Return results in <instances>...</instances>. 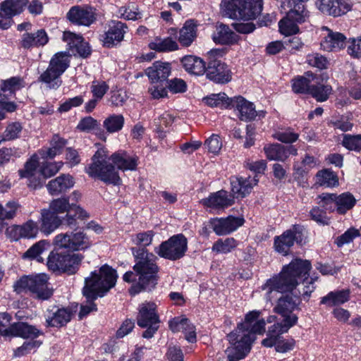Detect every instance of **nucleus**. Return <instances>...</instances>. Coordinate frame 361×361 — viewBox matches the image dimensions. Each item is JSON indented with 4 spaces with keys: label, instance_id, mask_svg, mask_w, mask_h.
Segmentation results:
<instances>
[{
    "label": "nucleus",
    "instance_id": "f257e3e1",
    "mask_svg": "<svg viewBox=\"0 0 361 361\" xmlns=\"http://www.w3.org/2000/svg\"><path fill=\"white\" fill-rule=\"evenodd\" d=\"M310 269L311 264L308 260L295 259L262 286L267 301H271L279 293H290L278 299L274 308L275 312L283 317L293 314V311L299 309L301 295L304 298L310 297L314 290V279H309Z\"/></svg>",
    "mask_w": 361,
    "mask_h": 361
},
{
    "label": "nucleus",
    "instance_id": "f03ea898",
    "mask_svg": "<svg viewBox=\"0 0 361 361\" xmlns=\"http://www.w3.org/2000/svg\"><path fill=\"white\" fill-rule=\"evenodd\" d=\"M138 158L120 151L108 157L105 149H99L92 157V163L86 168V172L93 178H98L108 184L121 183V178L115 167L121 171H134L137 166Z\"/></svg>",
    "mask_w": 361,
    "mask_h": 361
},
{
    "label": "nucleus",
    "instance_id": "7ed1b4c3",
    "mask_svg": "<svg viewBox=\"0 0 361 361\" xmlns=\"http://www.w3.org/2000/svg\"><path fill=\"white\" fill-rule=\"evenodd\" d=\"M259 313L256 310L247 313L245 321L227 336L231 346L227 348L225 353L229 361L243 359L251 349L255 334L261 335L265 331V321L258 319Z\"/></svg>",
    "mask_w": 361,
    "mask_h": 361
},
{
    "label": "nucleus",
    "instance_id": "20e7f679",
    "mask_svg": "<svg viewBox=\"0 0 361 361\" xmlns=\"http://www.w3.org/2000/svg\"><path fill=\"white\" fill-rule=\"evenodd\" d=\"M118 275L116 271L105 264L98 271L91 272L90 276L85 280L82 289L83 295L87 299V304L81 305L79 317H85L92 311L97 310L93 302L98 297L104 296L116 283Z\"/></svg>",
    "mask_w": 361,
    "mask_h": 361
},
{
    "label": "nucleus",
    "instance_id": "39448f33",
    "mask_svg": "<svg viewBox=\"0 0 361 361\" xmlns=\"http://www.w3.org/2000/svg\"><path fill=\"white\" fill-rule=\"evenodd\" d=\"M132 250L136 259L133 269L139 278L137 286L133 287L130 292L132 294H136L142 290L150 291L155 288L159 279L157 257L144 247L133 248Z\"/></svg>",
    "mask_w": 361,
    "mask_h": 361
},
{
    "label": "nucleus",
    "instance_id": "423d86ee",
    "mask_svg": "<svg viewBox=\"0 0 361 361\" xmlns=\"http://www.w3.org/2000/svg\"><path fill=\"white\" fill-rule=\"evenodd\" d=\"M221 8L230 18L251 20L261 13L262 0H223Z\"/></svg>",
    "mask_w": 361,
    "mask_h": 361
},
{
    "label": "nucleus",
    "instance_id": "0eeeda50",
    "mask_svg": "<svg viewBox=\"0 0 361 361\" xmlns=\"http://www.w3.org/2000/svg\"><path fill=\"white\" fill-rule=\"evenodd\" d=\"M69 54L67 52L55 54L49 61L45 71L38 78V81L49 89H58L62 83L61 76L70 66Z\"/></svg>",
    "mask_w": 361,
    "mask_h": 361
},
{
    "label": "nucleus",
    "instance_id": "6e6552de",
    "mask_svg": "<svg viewBox=\"0 0 361 361\" xmlns=\"http://www.w3.org/2000/svg\"><path fill=\"white\" fill-rule=\"evenodd\" d=\"M48 280L49 277L45 274L25 276L15 283L13 288L18 293L30 291L38 299L47 300L52 295L48 287Z\"/></svg>",
    "mask_w": 361,
    "mask_h": 361
},
{
    "label": "nucleus",
    "instance_id": "1a4fd4ad",
    "mask_svg": "<svg viewBox=\"0 0 361 361\" xmlns=\"http://www.w3.org/2000/svg\"><path fill=\"white\" fill-rule=\"evenodd\" d=\"M318 203L329 212H336L339 214H345L355 204L356 200L350 192H346L341 195L335 193H322L317 197Z\"/></svg>",
    "mask_w": 361,
    "mask_h": 361
},
{
    "label": "nucleus",
    "instance_id": "9d476101",
    "mask_svg": "<svg viewBox=\"0 0 361 361\" xmlns=\"http://www.w3.org/2000/svg\"><path fill=\"white\" fill-rule=\"evenodd\" d=\"M188 250V240L183 234H176L154 248L159 257L171 261L181 259Z\"/></svg>",
    "mask_w": 361,
    "mask_h": 361
},
{
    "label": "nucleus",
    "instance_id": "9b49d317",
    "mask_svg": "<svg viewBox=\"0 0 361 361\" xmlns=\"http://www.w3.org/2000/svg\"><path fill=\"white\" fill-rule=\"evenodd\" d=\"M137 325L142 328H147L142 336L151 338L159 327V317L157 312V305L153 302H145L138 307L137 317Z\"/></svg>",
    "mask_w": 361,
    "mask_h": 361
},
{
    "label": "nucleus",
    "instance_id": "f8f14e48",
    "mask_svg": "<svg viewBox=\"0 0 361 361\" xmlns=\"http://www.w3.org/2000/svg\"><path fill=\"white\" fill-rule=\"evenodd\" d=\"M223 51L215 49L207 53V78L216 83H226L231 80V72L227 65L219 60L222 56Z\"/></svg>",
    "mask_w": 361,
    "mask_h": 361
},
{
    "label": "nucleus",
    "instance_id": "ddd939ff",
    "mask_svg": "<svg viewBox=\"0 0 361 361\" xmlns=\"http://www.w3.org/2000/svg\"><path fill=\"white\" fill-rule=\"evenodd\" d=\"M307 18V11L305 9L304 5H295L288 12L286 16L279 21L281 33L286 36L296 34L299 31L298 25L305 22Z\"/></svg>",
    "mask_w": 361,
    "mask_h": 361
},
{
    "label": "nucleus",
    "instance_id": "4468645a",
    "mask_svg": "<svg viewBox=\"0 0 361 361\" xmlns=\"http://www.w3.org/2000/svg\"><path fill=\"white\" fill-rule=\"evenodd\" d=\"M305 229L298 225H295L292 228L286 231L280 236L274 239V247L276 252L286 255L290 247L294 243L302 244L304 239Z\"/></svg>",
    "mask_w": 361,
    "mask_h": 361
},
{
    "label": "nucleus",
    "instance_id": "2eb2a0df",
    "mask_svg": "<svg viewBox=\"0 0 361 361\" xmlns=\"http://www.w3.org/2000/svg\"><path fill=\"white\" fill-rule=\"evenodd\" d=\"M231 106L235 109L240 120L243 121H251L257 117H264V111H256L255 104L241 96L231 99Z\"/></svg>",
    "mask_w": 361,
    "mask_h": 361
},
{
    "label": "nucleus",
    "instance_id": "dca6fc26",
    "mask_svg": "<svg viewBox=\"0 0 361 361\" xmlns=\"http://www.w3.org/2000/svg\"><path fill=\"white\" fill-rule=\"evenodd\" d=\"M28 0H5L0 4V28L6 30L12 24V18L21 13Z\"/></svg>",
    "mask_w": 361,
    "mask_h": 361
},
{
    "label": "nucleus",
    "instance_id": "f3484780",
    "mask_svg": "<svg viewBox=\"0 0 361 361\" xmlns=\"http://www.w3.org/2000/svg\"><path fill=\"white\" fill-rule=\"evenodd\" d=\"M243 217L228 216L226 218H213L209 221L211 228L217 235H226L243 225Z\"/></svg>",
    "mask_w": 361,
    "mask_h": 361
},
{
    "label": "nucleus",
    "instance_id": "a211bd4d",
    "mask_svg": "<svg viewBox=\"0 0 361 361\" xmlns=\"http://www.w3.org/2000/svg\"><path fill=\"white\" fill-rule=\"evenodd\" d=\"M200 203L211 210H223L234 203V197L228 191L221 190L201 200Z\"/></svg>",
    "mask_w": 361,
    "mask_h": 361
},
{
    "label": "nucleus",
    "instance_id": "6ab92c4d",
    "mask_svg": "<svg viewBox=\"0 0 361 361\" xmlns=\"http://www.w3.org/2000/svg\"><path fill=\"white\" fill-rule=\"evenodd\" d=\"M321 48L326 51H338L343 48L346 37L341 32H334L327 27L322 28Z\"/></svg>",
    "mask_w": 361,
    "mask_h": 361
},
{
    "label": "nucleus",
    "instance_id": "aec40b11",
    "mask_svg": "<svg viewBox=\"0 0 361 361\" xmlns=\"http://www.w3.org/2000/svg\"><path fill=\"white\" fill-rule=\"evenodd\" d=\"M72 311L69 308L52 306L44 312L46 324L49 327H61L71 319Z\"/></svg>",
    "mask_w": 361,
    "mask_h": 361
},
{
    "label": "nucleus",
    "instance_id": "412c9836",
    "mask_svg": "<svg viewBox=\"0 0 361 361\" xmlns=\"http://www.w3.org/2000/svg\"><path fill=\"white\" fill-rule=\"evenodd\" d=\"M258 181L257 176L247 178L232 177L231 178V195L234 199L245 197L250 193L252 188L257 184Z\"/></svg>",
    "mask_w": 361,
    "mask_h": 361
},
{
    "label": "nucleus",
    "instance_id": "4be33fe9",
    "mask_svg": "<svg viewBox=\"0 0 361 361\" xmlns=\"http://www.w3.org/2000/svg\"><path fill=\"white\" fill-rule=\"evenodd\" d=\"M128 30V27L123 23L120 21H112L109 24V28L104 33L103 42L104 44L110 47L121 42L124 35Z\"/></svg>",
    "mask_w": 361,
    "mask_h": 361
},
{
    "label": "nucleus",
    "instance_id": "5701e85b",
    "mask_svg": "<svg viewBox=\"0 0 361 361\" xmlns=\"http://www.w3.org/2000/svg\"><path fill=\"white\" fill-rule=\"evenodd\" d=\"M171 72V64L168 62L155 61L145 70V74L151 83L158 82H167V78Z\"/></svg>",
    "mask_w": 361,
    "mask_h": 361
},
{
    "label": "nucleus",
    "instance_id": "b1692460",
    "mask_svg": "<svg viewBox=\"0 0 361 361\" xmlns=\"http://www.w3.org/2000/svg\"><path fill=\"white\" fill-rule=\"evenodd\" d=\"M63 39L68 43L70 49H71L73 52L75 49L81 57L86 58L90 54V47L88 43L84 42L81 35L71 32H64Z\"/></svg>",
    "mask_w": 361,
    "mask_h": 361
},
{
    "label": "nucleus",
    "instance_id": "393cba45",
    "mask_svg": "<svg viewBox=\"0 0 361 361\" xmlns=\"http://www.w3.org/2000/svg\"><path fill=\"white\" fill-rule=\"evenodd\" d=\"M169 327L173 332H183L188 342H196L195 327L188 319L175 317L169 322Z\"/></svg>",
    "mask_w": 361,
    "mask_h": 361
},
{
    "label": "nucleus",
    "instance_id": "a878e982",
    "mask_svg": "<svg viewBox=\"0 0 361 361\" xmlns=\"http://www.w3.org/2000/svg\"><path fill=\"white\" fill-rule=\"evenodd\" d=\"M37 166L38 157L34 155L25 164L24 169L19 170L20 176L27 178L29 181L28 185L33 188H37L42 185L41 179L37 177Z\"/></svg>",
    "mask_w": 361,
    "mask_h": 361
},
{
    "label": "nucleus",
    "instance_id": "bb28decb",
    "mask_svg": "<svg viewBox=\"0 0 361 361\" xmlns=\"http://www.w3.org/2000/svg\"><path fill=\"white\" fill-rule=\"evenodd\" d=\"M67 18L72 23L88 26L94 20V12L89 8L74 6L67 13Z\"/></svg>",
    "mask_w": 361,
    "mask_h": 361
},
{
    "label": "nucleus",
    "instance_id": "cd10ccee",
    "mask_svg": "<svg viewBox=\"0 0 361 361\" xmlns=\"http://www.w3.org/2000/svg\"><path fill=\"white\" fill-rule=\"evenodd\" d=\"M40 231L48 235L54 232L62 224L61 219L49 209L41 210Z\"/></svg>",
    "mask_w": 361,
    "mask_h": 361
},
{
    "label": "nucleus",
    "instance_id": "c85d7f7f",
    "mask_svg": "<svg viewBox=\"0 0 361 361\" xmlns=\"http://www.w3.org/2000/svg\"><path fill=\"white\" fill-rule=\"evenodd\" d=\"M74 185L73 178L68 174H62L55 179L50 180L47 185L49 193L57 195L66 192Z\"/></svg>",
    "mask_w": 361,
    "mask_h": 361
},
{
    "label": "nucleus",
    "instance_id": "c756f323",
    "mask_svg": "<svg viewBox=\"0 0 361 361\" xmlns=\"http://www.w3.org/2000/svg\"><path fill=\"white\" fill-rule=\"evenodd\" d=\"M49 38L44 30H38L36 32H25L22 35L21 45L25 49L44 46L48 42Z\"/></svg>",
    "mask_w": 361,
    "mask_h": 361
},
{
    "label": "nucleus",
    "instance_id": "7c9ffc66",
    "mask_svg": "<svg viewBox=\"0 0 361 361\" xmlns=\"http://www.w3.org/2000/svg\"><path fill=\"white\" fill-rule=\"evenodd\" d=\"M238 35L229 27L224 24L216 25V31L212 35L214 42L221 44H233L238 41Z\"/></svg>",
    "mask_w": 361,
    "mask_h": 361
},
{
    "label": "nucleus",
    "instance_id": "2f4dec72",
    "mask_svg": "<svg viewBox=\"0 0 361 361\" xmlns=\"http://www.w3.org/2000/svg\"><path fill=\"white\" fill-rule=\"evenodd\" d=\"M5 335L20 336L23 338L37 337L39 331L35 326L24 322H18L5 329Z\"/></svg>",
    "mask_w": 361,
    "mask_h": 361
},
{
    "label": "nucleus",
    "instance_id": "473e14b6",
    "mask_svg": "<svg viewBox=\"0 0 361 361\" xmlns=\"http://www.w3.org/2000/svg\"><path fill=\"white\" fill-rule=\"evenodd\" d=\"M181 62L185 70L189 73L202 75L206 71V63L200 57L186 56L182 59Z\"/></svg>",
    "mask_w": 361,
    "mask_h": 361
},
{
    "label": "nucleus",
    "instance_id": "72a5a7b5",
    "mask_svg": "<svg viewBox=\"0 0 361 361\" xmlns=\"http://www.w3.org/2000/svg\"><path fill=\"white\" fill-rule=\"evenodd\" d=\"M318 82V77L312 73L307 72L305 76H300L292 80L293 91L295 93H310L313 82Z\"/></svg>",
    "mask_w": 361,
    "mask_h": 361
},
{
    "label": "nucleus",
    "instance_id": "f704fd0d",
    "mask_svg": "<svg viewBox=\"0 0 361 361\" xmlns=\"http://www.w3.org/2000/svg\"><path fill=\"white\" fill-rule=\"evenodd\" d=\"M350 299V290L343 289L329 292L321 298L320 303L332 307L338 306L348 302Z\"/></svg>",
    "mask_w": 361,
    "mask_h": 361
},
{
    "label": "nucleus",
    "instance_id": "c9c22d12",
    "mask_svg": "<svg viewBox=\"0 0 361 361\" xmlns=\"http://www.w3.org/2000/svg\"><path fill=\"white\" fill-rule=\"evenodd\" d=\"M297 322L298 317L295 314L283 317L281 322H276L269 328L267 335H273L279 338L280 335L286 333Z\"/></svg>",
    "mask_w": 361,
    "mask_h": 361
},
{
    "label": "nucleus",
    "instance_id": "e433bc0d",
    "mask_svg": "<svg viewBox=\"0 0 361 361\" xmlns=\"http://www.w3.org/2000/svg\"><path fill=\"white\" fill-rule=\"evenodd\" d=\"M149 47L150 49L158 52H168L177 50L178 45L177 42L171 37H156L149 44Z\"/></svg>",
    "mask_w": 361,
    "mask_h": 361
},
{
    "label": "nucleus",
    "instance_id": "4c0bfd02",
    "mask_svg": "<svg viewBox=\"0 0 361 361\" xmlns=\"http://www.w3.org/2000/svg\"><path fill=\"white\" fill-rule=\"evenodd\" d=\"M88 213L79 205L71 204V209L66 212L63 221L68 226H75L77 225V219H86L89 218Z\"/></svg>",
    "mask_w": 361,
    "mask_h": 361
},
{
    "label": "nucleus",
    "instance_id": "58836bf2",
    "mask_svg": "<svg viewBox=\"0 0 361 361\" xmlns=\"http://www.w3.org/2000/svg\"><path fill=\"white\" fill-rule=\"evenodd\" d=\"M239 245L234 238L218 239L212 245V250L216 254H228L234 250Z\"/></svg>",
    "mask_w": 361,
    "mask_h": 361
},
{
    "label": "nucleus",
    "instance_id": "ea45409f",
    "mask_svg": "<svg viewBox=\"0 0 361 361\" xmlns=\"http://www.w3.org/2000/svg\"><path fill=\"white\" fill-rule=\"evenodd\" d=\"M267 157L270 160L284 161L288 158L286 147L281 144H271L264 147Z\"/></svg>",
    "mask_w": 361,
    "mask_h": 361
},
{
    "label": "nucleus",
    "instance_id": "a19ab883",
    "mask_svg": "<svg viewBox=\"0 0 361 361\" xmlns=\"http://www.w3.org/2000/svg\"><path fill=\"white\" fill-rule=\"evenodd\" d=\"M196 37L195 25L191 20H188L180 30L178 40L183 46H189Z\"/></svg>",
    "mask_w": 361,
    "mask_h": 361
},
{
    "label": "nucleus",
    "instance_id": "79ce46f5",
    "mask_svg": "<svg viewBox=\"0 0 361 361\" xmlns=\"http://www.w3.org/2000/svg\"><path fill=\"white\" fill-rule=\"evenodd\" d=\"M83 256L77 253H67L65 255L63 272L68 274H75L79 269Z\"/></svg>",
    "mask_w": 361,
    "mask_h": 361
},
{
    "label": "nucleus",
    "instance_id": "37998d69",
    "mask_svg": "<svg viewBox=\"0 0 361 361\" xmlns=\"http://www.w3.org/2000/svg\"><path fill=\"white\" fill-rule=\"evenodd\" d=\"M49 247V243L47 240H40L34 244L24 254L23 258L35 259L37 262H43L41 255L47 251Z\"/></svg>",
    "mask_w": 361,
    "mask_h": 361
},
{
    "label": "nucleus",
    "instance_id": "c03bdc74",
    "mask_svg": "<svg viewBox=\"0 0 361 361\" xmlns=\"http://www.w3.org/2000/svg\"><path fill=\"white\" fill-rule=\"evenodd\" d=\"M71 247L73 250H82L89 248L92 242L83 231L71 233Z\"/></svg>",
    "mask_w": 361,
    "mask_h": 361
},
{
    "label": "nucleus",
    "instance_id": "a18cd8bd",
    "mask_svg": "<svg viewBox=\"0 0 361 361\" xmlns=\"http://www.w3.org/2000/svg\"><path fill=\"white\" fill-rule=\"evenodd\" d=\"M317 183L321 186L333 188L338 185V179L333 171L324 169L317 173Z\"/></svg>",
    "mask_w": 361,
    "mask_h": 361
},
{
    "label": "nucleus",
    "instance_id": "49530a36",
    "mask_svg": "<svg viewBox=\"0 0 361 361\" xmlns=\"http://www.w3.org/2000/svg\"><path fill=\"white\" fill-rule=\"evenodd\" d=\"M124 121L123 115L112 114L104 121L103 126L109 133H116L123 128Z\"/></svg>",
    "mask_w": 361,
    "mask_h": 361
},
{
    "label": "nucleus",
    "instance_id": "de8ad7c7",
    "mask_svg": "<svg viewBox=\"0 0 361 361\" xmlns=\"http://www.w3.org/2000/svg\"><path fill=\"white\" fill-rule=\"evenodd\" d=\"M352 8V3L349 0H333L331 8L324 10L326 14L334 17L347 13Z\"/></svg>",
    "mask_w": 361,
    "mask_h": 361
},
{
    "label": "nucleus",
    "instance_id": "09e8293b",
    "mask_svg": "<svg viewBox=\"0 0 361 361\" xmlns=\"http://www.w3.org/2000/svg\"><path fill=\"white\" fill-rule=\"evenodd\" d=\"M320 78L318 77V82H313L310 94L314 97L318 102H324L328 98L331 92V87L319 83Z\"/></svg>",
    "mask_w": 361,
    "mask_h": 361
},
{
    "label": "nucleus",
    "instance_id": "8fccbe9b",
    "mask_svg": "<svg viewBox=\"0 0 361 361\" xmlns=\"http://www.w3.org/2000/svg\"><path fill=\"white\" fill-rule=\"evenodd\" d=\"M1 90L6 95H11L24 87V81L18 77H12L1 82Z\"/></svg>",
    "mask_w": 361,
    "mask_h": 361
},
{
    "label": "nucleus",
    "instance_id": "3c124183",
    "mask_svg": "<svg viewBox=\"0 0 361 361\" xmlns=\"http://www.w3.org/2000/svg\"><path fill=\"white\" fill-rule=\"evenodd\" d=\"M118 16L126 20H136L141 18L142 13L140 12L137 5L134 3H130L118 8Z\"/></svg>",
    "mask_w": 361,
    "mask_h": 361
},
{
    "label": "nucleus",
    "instance_id": "603ef678",
    "mask_svg": "<svg viewBox=\"0 0 361 361\" xmlns=\"http://www.w3.org/2000/svg\"><path fill=\"white\" fill-rule=\"evenodd\" d=\"M203 101L206 104L212 107H226L228 106H231V99H229L228 96L224 92L212 94L208 97H204Z\"/></svg>",
    "mask_w": 361,
    "mask_h": 361
},
{
    "label": "nucleus",
    "instance_id": "864d4df0",
    "mask_svg": "<svg viewBox=\"0 0 361 361\" xmlns=\"http://www.w3.org/2000/svg\"><path fill=\"white\" fill-rule=\"evenodd\" d=\"M67 142L65 139L57 135H54L51 141V147L47 150L46 158L53 159L57 154H61Z\"/></svg>",
    "mask_w": 361,
    "mask_h": 361
},
{
    "label": "nucleus",
    "instance_id": "5fc2aeb1",
    "mask_svg": "<svg viewBox=\"0 0 361 361\" xmlns=\"http://www.w3.org/2000/svg\"><path fill=\"white\" fill-rule=\"evenodd\" d=\"M66 253L51 252L47 258V267L53 271H63Z\"/></svg>",
    "mask_w": 361,
    "mask_h": 361
},
{
    "label": "nucleus",
    "instance_id": "6e6d98bb",
    "mask_svg": "<svg viewBox=\"0 0 361 361\" xmlns=\"http://www.w3.org/2000/svg\"><path fill=\"white\" fill-rule=\"evenodd\" d=\"M342 145L348 150L361 151V135H343Z\"/></svg>",
    "mask_w": 361,
    "mask_h": 361
},
{
    "label": "nucleus",
    "instance_id": "4d7b16f0",
    "mask_svg": "<svg viewBox=\"0 0 361 361\" xmlns=\"http://www.w3.org/2000/svg\"><path fill=\"white\" fill-rule=\"evenodd\" d=\"M63 163L58 162H44L40 166V174L45 178L54 176L62 167Z\"/></svg>",
    "mask_w": 361,
    "mask_h": 361
},
{
    "label": "nucleus",
    "instance_id": "13d9d810",
    "mask_svg": "<svg viewBox=\"0 0 361 361\" xmlns=\"http://www.w3.org/2000/svg\"><path fill=\"white\" fill-rule=\"evenodd\" d=\"M23 130L21 124L18 122H13L9 123L2 134L4 141H9L19 137Z\"/></svg>",
    "mask_w": 361,
    "mask_h": 361
},
{
    "label": "nucleus",
    "instance_id": "bf43d9fd",
    "mask_svg": "<svg viewBox=\"0 0 361 361\" xmlns=\"http://www.w3.org/2000/svg\"><path fill=\"white\" fill-rule=\"evenodd\" d=\"M360 235L358 229L350 228L348 229L344 233L339 235L335 240V243L338 247H341L344 245L348 244L353 241V240Z\"/></svg>",
    "mask_w": 361,
    "mask_h": 361
},
{
    "label": "nucleus",
    "instance_id": "052dcab7",
    "mask_svg": "<svg viewBox=\"0 0 361 361\" xmlns=\"http://www.w3.org/2000/svg\"><path fill=\"white\" fill-rule=\"evenodd\" d=\"M71 207L68 199L58 198L51 201L49 204V209L54 212L56 215L67 212Z\"/></svg>",
    "mask_w": 361,
    "mask_h": 361
},
{
    "label": "nucleus",
    "instance_id": "680f3d73",
    "mask_svg": "<svg viewBox=\"0 0 361 361\" xmlns=\"http://www.w3.org/2000/svg\"><path fill=\"white\" fill-rule=\"evenodd\" d=\"M222 145L221 138L216 134H212L204 142V146L208 152L215 155L219 153Z\"/></svg>",
    "mask_w": 361,
    "mask_h": 361
},
{
    "label": "nucleus",
    "instance_id": "e2e57ef3",
    "mask_svg": "<svg viewBox=\"0 0 361 361\" xmlns=\"http://www.w3.org/2000/svg\"><path fill=\"white\" fill-rule=\"evenodd\" d=\"M167 82H158V83H151L149 87V92L154 99H160L167 96L168 85Z\"/></svg>",
    "mask_w": 361,
    "mask_h": 361
},
{
    "label": "nucleus",
    "instance_id": "0e129e2a",
    "mask_svg": "<svg viewBox=\"0 0 361 361\" xmlns=\"http://www.w3.org/2000/svg\"><path fill=\"white\" fill-rule=\"evenodd\" d=\"M20 231L22 233V238H33L37 236L39 231V227L35 221L29 220L20 226Z\"/></svg>",
    "mask_w": 361,
    "mask_h": 361
},
{
    "label": "nucleus",
    "instance_id": "69168bd1",
    "mask_svg": "<svg viewBox=\"0 0 361 361\" xmlns=\"http://www.w3.org/2000/svg\"><path fill=\"white\" fill-rule=\"evenodd\" d=\"M154 232L153 231H147L138 233L133 238V243L139 246L147 247L151 245Z\"/></svg>",
    "mask_w": 361,
    "mask_h": 361
},
{
    "label": "nucleus",
    "instance_id": "338daca9",
    "mask_svg": "<svg viewBox=\"0 0 361 361\" xmlns=\"http://www.w3.org/2000/svg\"><path fill=\"white\" fill-rule=\"evenodd\" d=\"M109 87L104 81L94 80L91 85V92L93 97L101 99L108 91Z\"/></svg>",
    "mask_w": 361,
    "mask_h": 361
},
{
    "label": "nucleus",
    "instance_id": "774afa93",
    "mask_svg": "<svg viewBox=\"0 0 361 361\" xmlns=\"http://www.w3.org/2000/svg\"><path fill=\"white\" fill-rule=\"evenodd\" d=\"M307 62L309 65L319 69L326 68L328 64L327 59L318 53L307 55Z\"/></svg>",
    "mask_w": 361,
    "mask_h": 361
}]
</instances>
